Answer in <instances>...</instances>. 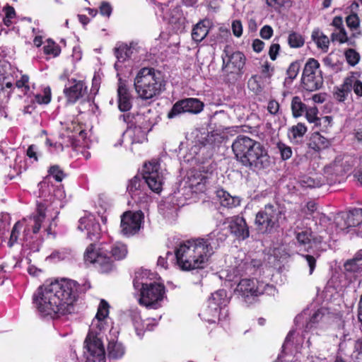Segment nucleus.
<instances>
[{
  "mask_svg": "<svg viewBox=\"0 0 362 362\" xmlns=\"http://www.w3.org/2000/svg\"><path fill=\"white\" fill-rule=\"evenodd\" d=\"M90 285L79 284L71 279L55 280L37 288L33 295V304L43 317L52 318L74 313L79 296L85 293Z\"/></svg>",
  "mask_w": 362,
  "mask_h": 362,
  "instance_id": "obj_1",
  "label": "nucleus"
},
{
  "mask_svg": "<svg viewBox=\"0 0 362 362\" xmlns=\"http://www.w3.org/2000/svg\"><path fill=\"white\" fill-rule=\"evenodd\" d=\"M218 247V238L214 231L204 237L190 238L175 248L176 264L182 271L204 269Z\"/></svg>",
  "mask_w": 362,
  "mask_h": 362,
  "instance_id": "obj_2",
  "label": "nucleus"
},
{
  "mask_svg": "<svg viewBox=\"0 0 362 362\" xmlns=\"http://www.w3.org/2000/svg\"><path fill=\"white\" fill-rule=\"evenodd\" d=\"M236 160L252 170H260L270 165L267 150L259 141L245 135H238L232 144Z\"/></svg>",
  "mask_w": 362,
  "mask_h": 362,
  "instance_id": "obj_3",
  "label": "nucleus"
},
{
  "mask_svg": "<svg viewBox=\"0 0 362 362\" xmlns=\"http://www.w3.org/2000/svg\"><path fill=\"white\" fill-rule=\"evenodd\" d=\"M127 245L121 242H117L108 247L105 243H101L98 248L95 243L88 245L84 252L86 262L93 264L101 274H108L115 268L114 260H122L127 256Z\"/></svg>",
  "mask_w": 362,
  "mask_h": 362,
  "instance_id": "obj_4",
  "label": "nucleus"
},
{
  "mask_svg": "<svg viewBox=\"0 0 362 362\" xmlns=\"http://www.w3.org/2000/svg\"><path fill=\"white\" fill-rule=\"evenodd\" d=\"M146 184L153 192L159 193L162 190L163 176L160 172L158 159L153 158L143 165L142 176L135 175L129 181L127 190L132 197L140 194L144 185Z\"/></svg>",
  "mask_w": 362,
  "mask_h": 362,
  "instance_id": "obj_5",
  "label": "nucleus"
},
{
  "mask_svg": "<svg viewBox=\"0 0 362 362\" xmlns=\"http://www.w3.org/2000/svg\"><path fill=\"white\" fill-rule=\"evenodd\" d=\"M282 212L279 208L272 204H266L256 214L255 226L259 234L274 233L279 228V219Z\"/></svg>",
  "mask_w": 362,
  "mask_h": 362,
  "instance_id": "obj_6",
  "label": "nucleus"
},
{
  "mask_svg": "<svg viewBox=\"0 0 362 362\" xmlns=\"http://www.w3.org/2000/svg\"><path fill=\"white\" fill-rule=\"evenodd\" d=\"M267 287H269V284L256 279H243L237 285L236 291L246 303L252 304L264 294Z\"/></svg>",
  "mask_w": 362,
  "mask_h": 362,
  "instance_id": "obj_7",
  "label": "nucleus"
},
{
  "mask_svg": "<svg viewBox=\"0 0 362 362\" xmlns=\"http://www.w3.org/2000/svg\"><path fill=\"white\" fill-rule=\"evenodd\" d=\"M134 86L136 90H162L165 83L160 74L151 68H143L137 74Z\"/></svg>",
  "mask_w": 362,
  "mask_h": 362,
  "instance_id": "obj_8",
  "label": "nucleus"
},
{
  "mask_svg": "<svg viewBox=\"0 0 362 362\" xmlns=\"http://www.w3.org/2000/svg\"><path fill=\"white\" fill-rule=\"evenodd\" d=\"M165 288L164 285L158 283H142L139 304L146 308H156L155 305L158 301L163 300Z\"/></svg>",
  "mask_w": 362,
  "mask_h": 362,
  "instance_id": "obj_9",
  "label": "nucleus"
},
{
  "mask_svg": "<svg viewBox=\"0 0 362 362\" xmlns=\"http://www.w3.org/2000/svg\"><path fill=\"white\" fill-rule=\"evenodd\" d=\"M320 63L314 58H310L305 63L302 81L306 90H318L322 87L323 79L319 69Z\"/></svg>",
  "mask_w": 362,
  "mask_h": 362,
  "instance_id": "obj_10",
  "label": "nucleus"
},
{
  "mask_svg": "<svg viewBox=\"0 0 362 362\" xmlns=\"http://www.w3.org/2000/svg\"><path fill=\"white\" fill-rule=\"evenodd\" d=\"M46 206L45 204L38 203L37 204L36 213L30 217V221L33 222L32 225H28L23 231V240L26 246L30 249L35 247L34 244V236L39 233L42 222L46 217Z\"/></svg>",
  "mask_w": 362,
  "mask_h": 362,
  "instance_id": "obj_11",
  "label": "nucleus"
},
{
  "mask_svg": "<svg viewBox=\"0 0 362 362\" xmlns=\"http://www.w3.org/2000/svg\"><path fill=\"white\" fill-rule=\"evenodd\" d=\"M144 218L141 211H127L121 216V233L126 237H130L139 232Z\"/></svg>",
  "mask_w": 362,
  "mask_h": 362,
  "instance_id": "obj_12",
  "label": "nucleus"
},
{
  "mask_svg": "<svg viewBox=\"0 0 362 362\" xmlns=\"http://www.w3.org/2000/svg\"><path fill=\"white\" fill-rule=\"evenodd\" d=\"M223 60V71L226 73L238 74L243 69L245 64V57L243 52H232L228 46H226L221 56Z\"/></svg>",
  "mask_w": 362,
  "mask_h": 362,
  "instance_id": "obj_13",
  "label": "nucleus"
},
{
  "mask_svg": "<svg viewBox=\"0 0 362 362\" xmlns=\"http://www.w3.org/2000/svg\"><path fill=\"white\" fill-rule=\"evenodd\" d=\"M204 103L197 98H186L178 100L172 107L168 113V118L173 119L177 115L189 112L192 114H198L202 111Z\"/></svg>",
  "mask_w": 362,
  "mask_h": 362,
  "instance_id": "obj_14",
  "label": "nucleus"
},
{
  "mask_svg": "<svg viewBox=\"0 0 362 362\" xmlns=\"http://www.w3.org/2000/svg\"><path fill=\"white\" fill-rule=\"evenodd\" d=\"M84 347L93 357V362H104L105 351L100 338L93 334H88L84 341Z\"/></svg>",
  "mask_w": 362,
  "mask_h": 362,
  "instance_id": "obj_15",
  "label": "nucleus"
},
{
  "mask_svg": "<svg viewBox=\"0 0 362 362\" xmlns=\"http://www.w3.org/2000/svg\"><path fill=\"white\" fill-rule=\"evenodd\" d=\"M139 47L136 42H131L129 44L117 43L114 48V54L117 58L115 68L118 71L122 68L121 64L126 62L134 52H138Z\"/></svg>",
  "mask_w": 362,
  "mask_h": 362,
  "instance_id": "obj_16",
  "label": "nucleus"
},
{
  "mask_svg": "<svg viewBox=\"0 0 362 362\" xmlns=\"http://www.w3.org/2000/svg\"><path fill=\"white\" fill-rule=\"evenodd\" d=\"M296 238L298 245L303 247L305 252L312 249V243L319 245L323 241V237L314 234L310 228L296 233Z\"/></svg>",
  "mask_w": 362,
  "mask_h": 362,
  "instance_id": "obj_17",
  "label": "nucleus"
},
{
  "mask_svg": "<svg viewBox=\"0 0 362 362\" xmlns=\"http://www.w3.org/2000/svg\"><path fill=\"white\" fill-rule=\"evenodd\" d=\"M228 302L227 292L224 289H220L211 294L209 299V306L206 311L212 313L214 317L218 316L222 306H225Z\"/></svg>",
  "mask_w": 362,
  "mask_h": 362,
  "instance_id": "obj_18",
  "label": "nucleus"
},
{
  "mask_svg": "<svg viewBox=\"0 0 362 362\" xmlns=\"http://www.w3.org/2000/svg\"><path fill=\"white\" fill-rule=\"evenodd\" d=\"M78 228L81 230H86L87 237L92 241H96L100 237V225L94 218H81Z\"/></svg>",
  "mask_w": 362,
  "mask_h": 362,
  "instance_id": "obj_19",
  "label": "nucleus"
},
{
  "mask_svg": "<svg viewBox=\"0 0 362 362\" xmlns=\"http://www.w3.org/2000/svg\"><path fill=\"white\" fill-rule=\"evenodd\" d=\"M229 228L238 239L245 240L250 236L249 226L242 216H234L230 222Z\"/></svg>",
  "mask_w": 362,
  "mask_h": 362,
  "instance_id": "obj_20",
  "label": "nucleus"
},
{
  "mask_svg": "<svg viewBox=\"0 0 362 362\" xmlns=\"http://www.w3.org/2000/svg\"><path fill=\"white\" fill-rule=\"evenodd\" d=\"M123 121L127 124H134L139 126L143 129L146 130L148 132L151 129V122L147 115L144 114L137 113L136 115L132 113L124 114L121 116Z\"/></svg>",
  "mask_w": 362,
  "mask_h": 362,
  "instance_id": "obj_21",
  "label": "nucleus"
},
{
  "mask_svg": "<svg viewBox=\"0 0 362 362\" xmlns=\"http://www.w3.org/2000/svg\"><path fill=\"white\" fill-rule=\"evenodd\" d=\"M330 146L331 141L319 132H313L308 143L309 148L316 152H320L328 148Z\"/></svg>",
  "mask_w": 362,
  "mask_h": 362,
  "instance_id": "obj_22",
  "label": "nucleus"
},
{
  "mask_svg": "<svg viewBox=\"0 0 362 362\" xmlns=\"http://www.w3.org/2000/svg\"><path fill=\"white\" fill-rule=\"evenodd\" d=\"M127 133L131 139L132 144H143L148 141V132L134 124H127Z\"/></svg>",
  "mask_w": 362,
  "mask_h": 362,
  "instance_id": "obj_23",
  "label": "nucleus"
},
{
  "mask_svg": "<svg viewBox=\"0 0 362 362\" xmlns=\"http://www.w3.org/2000/svg\"><path fill=\"white\" fill-rule=\"evenodd\" d=\"M209 24L210 22L208 20H204L194 25L192 32V37L195 42H201L206 37Z\"/></svg>",
  "mask_w": 362,
  "mask_h": 362,
  "instance_id": "obj_24",
  "label": "nucleus"
},
{
  "mask_svg": "<svg viewBox=\"0 0 362 362\" xmlns=\"http://www.w3.org/2000/svg\"><path fill=\"white\" fill-rule=\"evenodd\" d=\"M216 194L223 206L233 208L240 204V199L238 197H233L223 189L218 190Z\"/></svg>",
  "mask_w": 362,
  "mask_h": 362,
  "instance_id": "obj_25",
  "label": "nucleus"
},
{
  "mask_svg": "<svg viewBox=\"0 0 362 362\" xmlns=\"http://www.w3.org/2000/svg\"><path fill=\"white\" fill-rule=\"evenodd\" d=\"M344 273L347 278L356 279L362 272V264H358L351 259H347L343 265Z\"/></svg>",
  "mask_w": 362,
  "mask_h": 362,
  "instance_id": "obj_26",
  "label": "nucleus"
},
{
  "mask_svg": "<svg viewBox=\"0 0 362 362\" xmlns=\"http://www.w3.org/2000/svg\"><path fill=\"white\" fill-rule=\"evenodd\" d=\"M133 97L130 92H117L118 108L121 112H127L132 107Z\"/></svg>",
  "mask_w": 362,
  "mask_h": 362,
  "instance_id": "obj_27",
  "label": "nucleus"
},
{
  "mask_svg": "<svg viewBox=\"0 0 362 362\" xmlns=\"http://www.w3.org/2000/svg\"><path fill=\"white\" fill-rule=\"evenodd\" d=\"M312 39L317 45V47L324 52H327L329 45V40L319 29H315L312 33Z\"/></svg>",
  "mask_w": 362,
  "mask_h": 362,
  "instance_id": "obj_28",
  "label": "nucleus"
},
{
  "mask_svg": "<svg viewBox=\"0 0 362 362\" xmlns=\"http://www.w3.org/2000/svg\"><path fill=\"white\" fill-rule=\"evenodd\" d=\"M125 354L124 346L117 341H109L107 345V354L109 358L118 359L122 358Z\"/></svg>",
  "mask_w": 362,
  "mask_h": 362,
  "instance_id": "obj_29",
  "label": "nucleus"
},
{
  "mask_svg": "<svg viewBox=\"0 0 362 362\" xmlns=\"http://www.w3.org/2000/svg\"><path fill=\"white\" fill-rule=\"evenodd\" d=\"M346 213L349 217L347 221L350 228L356 227L362 223V209L354 208Z\"/></svg>",
  "mask_w": 362,
  "mask_h": 362,
  "instance_id": "obj_30",
  "label": "nucleus"
},
{
  "mask_svg": "<svg viewBox=\"0 0 362 362\" xmlns=\"http://www.w3.org/2000/svg\"><path fill=\"white\" fill-rule=\"evenodd\" d=\"M307 107L305 104H304L301 99L298 97H293L291 101V110L293 116L295 118H298L299 117H301L303 113L305 112Z\"/></svg>",
  "mask_w": 362,
  "mask_h": 362,
  "instance_id": "obj_31",
  "label": "nucleus"
},
{
  "mask_svg": "<svg viewBox=\"0 0 362 362\" xmlns=\"http://www.w3.org/2000/svg\"><path fill=\"white\" fill-rule=\"evenodd\" d=\"M347 219H349V217L346 212H340L337 214L334 218V224L337 229L340 231H346V233H348L350 226Z\"/></svg>",
  "mask_w": 362,
  "mask_h": 362,
  "instance_id": "obj_32",
  "label": "nucleus"
},
{
  "mask_svg": "<svg viewBox=\"0 0 362 362\" xmlns=\"http://www.w3.org/2000/svg\"><path fill=\"white\" fill-rule=\"evenodd\" d=\"M341 90H362V82L355 76L345 79Z\"/></svg>",
  "mask_w": 362,
  "mask_h": 362,
  "instance_id": "obj_33",
  "label": "nucleus"
},
{
  "mask_svg": "<svg viewBox=\"0 0 362 362\" xmlns=\"http://www.w3.org/2000/svg\"><path fill=\"white\" fill-rule=\"evenodd\" d=\"M307 127L301 122H298L296 125L292 126L288 131L289 136L294 139L302 138L307 132Z\"/></svg>",
  "mask_w": 362,
  "mask_h": 362,
  "instance_id": "obj_34",
  "label": "nucleus"
},
{
  "mask_svg": "<svg viewBox=\"0 0 362 362\" xmlns=\"http://www.w3.org/2000/svg\"><path fill=\"white\" fill-rule=\"evenodd\" d=\"M48 176H52L57 182H61L66 177V174L58 165H51L47 170Z\"/></svg>",
  "mask_w": 362,
  "mask_h": 362,
  "instance_id": "obj_35",
  "label": "nucleus"
},
{
  "mask_svg": "<svg viewBox=\"0 0 362 362\" xmlns=\"http://www.w3.org/2000/svg\"><path fill=\"white\" fill-rule=\"evenodd\" d=\"M300 64L297 62H292L287 69V77L285 79V86L289 85L297 76L300 70Z\"/></svg>",
  "mask_w": 362,
  "mask_h": 362,
  "instance_id": "obj_36",
  "label": "nucleus"
},
{
  "mask_svg": "<svg viewBox=\"0 0 362 362\" xmlns=\"http://www.w3.org/2000/svg\"><path fill=\"white\" fill-rule=\"evenodd\" d=\"M346 23L347 27L352 32L358 30L361 28V21L358 16L352 13L346 17Z\"/></svg>",
  "mask_w": 362,
  "mask_h": 362,
  "instance_id": "obj_37",
  "label": "nucleus"
},
{
  "mask_svg": "<svg viewBox=\"0 0 362 362\" xmlns=\"http://www.w3.org/2000/svg\"><path fill=\"white\" fill-rule=\"evenodd\" d=\"M305 117L308 122L315 123L316 126L321 125V119L317 117L318 109L316 107L306 108Z\"/></svg>",
  "mask_w": 362,
  "mask_h": 362,
  "instance_id": "obj_38",
  "label": "nucleus"
},
{
  "mask_svg": "<svg viewBox=\"0 0 362 362\" xmlns=\"http://www.w3.org/2000/svg\"><path fill=\"white\" fill-rule=\"evenodd\" d=\"M109 303L104 299H102L99 303L95 317L98 321L104 320L109 315Z\"/></svg>",
  "mask_w": 362,
  "mask_h": 362,
  "instance_id": "obj_39",
  "label": "nucleus"
},
{
  "mask_svg": "<svg viewBox=\"0 0 362 362\" xmlns=\"http://www.w3.org/2000/svg\"><path fill=\"white\" fill-rule=\"evenodd\" d=\"M248 88L250 90H260L265 88L264 79L259 76H254L248 81Z\"/></svg>",
  "mask_w": 362,
  "mask_h": 362,
  "instance_id": "obj_40",
  "label": "nucleus"
},
{
  "mask_svg": "<svg viewBox=\"0 0 362 362\" xmlns=\"http://www.w3.org/2000/svg\"><path fill=\"white\" fill-rule=\"evenodd\" d=\"M288 42L291 47L297 48L300 47L304 45V39L302 35L296 32L289 34Z\"/></svg>",
  "mask_w": 362,
  "mask_h": 362,
  "instance_id": "obj_41",
  "label": "nucleus"
},
{
  "mask_svg": "<svg viewBox=\"0 0 362 362\" xmlns=\"http://www.w3.org/2000/svg\"><path fill=\"white\" fill-rule=\"evenodd\" d=\"M23 227V223L20 221L16 222L11 232L10 238L8 241V246L9 247H11L13 246V245L17 243V240L18 239V236L20 234V230Z\"/></svg>",
  "mask_w": 362,
  "mask_h": 362,
  "instance_id": "obj_42",
  "label": "nucleus"
},
{
  "mask_svg": "<svg viewBox=\"0 0 362 362\" xmlns=\"http://www.w3.org/2000/svg\"><path fill=\"white\" fill-rule=\"evenodd\" d=\"M86 92H64L66 100V105H74L80 100H82Z\"/></svg>",
  "mask_w": 362,
  "mask_h": 362,
  "instance_id": "obj_43",
  "label": "nucleus"
},
{
  "mask_svg": "<svg viewBox=\"0 0 362 362\" xmlns=\"http://www.w3.org/2000/svg\"><path fill=\"white\" fill-rule=\"evenodd\" d=\"M61 49L54 41L47 40L46 45L44 46V52L46 54H50L57 57L60 54Z\"/></svg>",
  "mask_w": 362,
  "mask_h": 362,
  "instance_id": "obj_44",
  "label": "nucleus"
},
{
  "mask_svg": "<svg viewBox=\"0 0 362 362\" xmlns=\"http://www.w3.org/2000/svg\"><path fill=\"white\" fill-rule=\"evenodd\" d=\"M338 31L332 33L331 39L333 42L337 41L340 44L347 42L349 39L345 28L337 30Z\"/></svg>",
  "mask_w": 362,
  "mask_h": 362,
  "instance_id": "obj_45",
  "label": "nucleus"
},
{
  "mask_svg": "<svg viewBox=\"0 0 362 362\" xmlns=\"http://www.w3.org/2000/svg\"><path fill=\"white\" fill-rule=\"evenodd\" d=\"M345 57L347 62L351 65L355 66L360 59V54L353 49H349L345 52Z\"/></svg>",
  "mask_w": 362,
  "mask_h": 362,
  "instance_id": "obj_46",
  "label": "nucleus"
},
{
  "mask_svg": "<svg viewBox=\"0 0 362 362\" xmlns=\"http://www.w3.org/2000/svg\"><path fill=\"white\" fill-rule=\"evenodd\" d=\"M70 255V252L68 250L63 249L60 250H54L52 252V254L49 256L50 259H52L54 262L62 261L67 258Z\"/></svg>",
  "mask_w": 362,
  "mask_h": 362,
  "instance_id": "obj_47",
  "label": "nucleus"
},
{
  "mask_svg": "<svg viewBox=\"0 0 362 362\" xmlns=\"http://www.w3.org/2000/svg\"><path fill=\"white\" fill-rule=\"evenodd\" d=\"M217 136L218 134L208 132L204 137L202 138V139L199 141V142L202 146L204 147L209 146L214 148Z\"/></svg>",
  "mask_w": 362,
  "mask_h": 362,
  "instance_id": "obj_48",
  "label": "nucleus"
},
{
  "mask_svg": "<svg viewBox=\"0 0 362 362\" xmlns=\"http://www.w3.org/2000/svg\"><path fill=\"white\" fill-rule=\"evenodd\" d=\"M277 147L279 150L281 158L284 160L289 159L292 156L291 148L283 143H278Z\"/></svg>",
  "mask_w": 362,
  "mask_h": 362,
  "instance_id": "obj_49",
  "label": "nucleus"
},
{
  "mask_svg": "<svg viewBox=\"0 0 362 362\" xmlns=\"http://www.w3.org/2000/svg\"><path fill=\"white\" fill-rule=\"evenodd\" d=\"M52 92H42L35 95V100L36 103L40 105H47L51 101Z\"/></svg>",
  "mask_w": 362,
  "mask_h": 362,
  "instance_id": "obj_50",
  "label": "nucleus"
},
{
  "mask_svg": "<svg viewBox=\"0 0 362 362\" xmlns=\"http://www.w3.org/2000/svg\"><path fill=\"white\" fill-rule=\"evenodd\" d=\"M260 69L261 73L265 77L269 78L274 73V67L272 66L271 64L269 63L267 61L263 62V64L261 65Z\"/></svg>",
  "mask_w": 362,
  "mask_h": 362,
  "instance_id": "obj_51",
  "label": "nucleus"
},
{
  "mask_svg": "<svg viewBox=\"0 0 362 362\" xmlns=\"http://www.w3.org/2000/svg\"><path fill=\"white\" fill-rule=\"evenodd\" d=\"M231 28L233 35L240 37L243 34V25L240 21L235 20L232 22Z\"/></svg>",
  "mask_w": 362,
  "mask_h": 362,
  "instance_id": "obj_52",
  "label": "nucleus"
},
{
  "mask_svg": "<svg viewBox=\"0 0 362 362\" xmlns=\"http://www.w3.org/2000/svg\"><path fill=\"white\" fill-rule=\"evenodd\" d=\"M87 86L83 81L74 80L73 85L64 90H86Z\"/></svg>",
  "mask_w": 362,
  "mask_h": 362,
  "instance_id": "obj_53",
  "label": "nucleus"
},
{
  "mask_svg": "<svg viewBox=\"0 0 362 362\" xmlns=\"http://www.w3.org/2000/svg\"><path fill=\"white\" fill-rule=\"evenodd\" d=\"M28 83L29 77L26 75H23L21 76V79L16 81V87L18 89L25 88V90H29L30 87Z\"/></svg>",
  "mask_w": 362,
  "mask_h": 362,
  "instance_id": "obj_54",
  "label": "nucleus"
},
{
  "mask_svg": "<svg viewBox=\"0 0 362 362\" xmlns=\"http://www.w3.org/2000/svg\"><path fill=\"white\" fill-rule=\"evenodd\" d=\"M317 209V204L314 201H309L307 202L305 208L303 209V213L306 216H312Z\"/></svg>",
  "mask_w": 362,
  "mask_h": 362,
  "instance_id": "obj_55",
  "label": "nucleus"
},
{
  "mask_svg": "<svg viewBox=\"0 0 362 362\" xmlns=\"http://www.w3.org/2000/svg\"><path fill=\"white\" fill-rule=\"evenodd\" d=\"M279 110V104L274 100H271L268 103L267 110L272 115H276Z\"/></svg>",
  "mask_w": 362,
  "mask_h": 362,
  "instance_id": "obj_56",
  "label": "nucleus"
},
{
  "mask_svg": "<svg viewBox=\"0 0 362 362\" xmlns=\"http://www.w3.org/2000/svg\"><path fill=\"white\" fill-rule=\"evenodd\" d=\"M13 88L12 82L6 76L0 72V88Z\"/></svg>",
  "mask_w": 362,
  "mask_h": 362,
  "instance_id": "obj_57",
  "label": "nucleus"
},
{
  "mask_svg": "<svg viewBox=\"0 0 362 362\" xmlns=\"http://www.w3.org/2000/svg\"><path fill=\"white\" fill-rule=\"evenodd\" d=\"M100 13L102 16L110 17L112 13L111 6L106 2H103L100 6Z\"/></svg>",
  "mask_w": 362,
  "mask_h": 362,
  "instance_id": "obj_58",
  "label": "nucleus"
},
{
  "mask_svg": "<svg viewBox=\"0 0 362 362\" xmlns=\"http://www.w3.org/2000/svg\"><path fill=\"white\" fill-rule=\"evenodd\" d=\"M303 257H304L310 267V274H313L316 267V259L315 257L310 255H303Z\"/></svg>",
  "mask_w": 362,
  "mask_h": 362,
  "instance_id": "obj_59",
  "label": "nucleus"
},
{
  "mask_svg": "<svg viewBox=\"0 0 362 362\" xmlns=\"http://www.w3.org/2000/svg\"><path fill=\"white\" fill-rule=\"evenodd\" d=\"M279 49L280 45L279 44L274 43L270 46L269 55L272 60L274 61L276 59Z\"/></svg>",
  "mask_w": 362,
  "mask_h": 362,
  "instance_id": "obj_60",
  "label": "nucleus"
},
{
  "mask_svg": "<svg viewBox=\"0 0 362 362\" xmlns=\"http://www.w3.org/2000/svg\"><path fill=\"white\" fill-rule=\"evenodd\" d=\"M273 35V30L269 25H264L260 30V36L265 40L269 39Z\"/></svg>",
  "mask_w": 362,
  "mask_h": 362,
  "instance_id": "obj_61",
  "label": "nucleus"
},
{
  "mask_svg": "<svg viewBox=\"0 0 362 362\" xmlns=\"http://www.w3.org/2000/svg\"><path fill=\"white\" fill-rule=\"evenodd\" d=\"M37 148L35 145H30L26 151V156L30 158H33L35 161L38 160V157L36 152Z\"/></svg>",
  "mask_w": 362,
  "mask_h": 362,
  "instance_id": "obj_62",
  "label": "nucleus"
},
{
  "mask_svg": "<svg viewBox=\"0 0 362 362\" xmlns=\"http://www.w3.org/2000/svg\"><path fill=\"white\" fill-rule=\"evenodd\" d=\"M264 43L259 40L256 39L252 42V49L255 52L259 53L264 49Z\"/></svg>",
  "mask_w": 362,
  "mask_h": 362,
  "instance_id": "obj_63",
  "label": "nucleus"
},
{
  "mask_svg": "<svg viewBox=\"0 0 362 362\" xmlns=\"http://www.w3.org/2000/svg\"><path fill=\"white\" fill-rule=\"evenodd\" d=\"M332 25L334 26L337 30L344 28L343 25V19L341 16H335L332 20Z\"/></svg>",
  "mask_w": 362,
  "mask_h": 362,
  "instance_id": "obj_64",
  "label": "nucleus"
}]
</instances>
